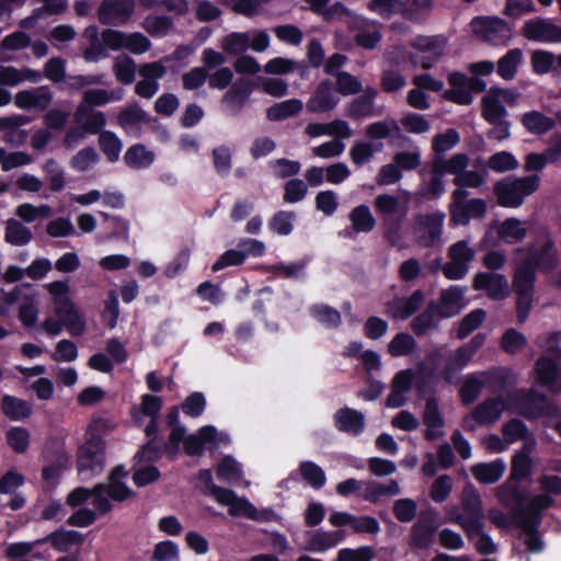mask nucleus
Here are the masks:
<instances>
[{"label": "nucleus", "mask_w": 561, "mask_h": 561, "mask_svg": "<svg viewBox=\"0 0 561 561\" xmlns=\"http://www.w3.org/2000/svg\"><path fill=\"white\" fill-rule=\"evenodd\" d=\"M520 123L533 135L547 134L554 127V119L539 111L524 113Z\"/></svg>", "instance_id": "nucleus-39"}, {"label": "nucleus", "mask_w": 561, "mask_h": 561, "mask_svg": "<svg viewBox=\"0 0 561 561\" xmlns=\"http://www.w3.org/2000/svg\"><path fill=\"white\" fill-rule=\"evenodd\" d=\"M423 300V293L416 290L409 298H397L389 302L387 313L396 319H407L420 308Z\"/></svg>", "instance_id": "nucleus-35"}, {"label": "nucleus", "mask_w": 561, "mask_h": 561, "mask_svg": "<svg viewBox=\"0 0 561 561\" xmlns=\"http://www.w3.org/2000/svg\"><path fill=\"white\" fill-rule=\"evenodd\" d=\"M514 263L513 290L517 296V319L523 323L535 301L536 267L542 272H551L558 265V255L552 241L545 237L534 247L517 249Z\"/></svg>", "instance_id": "nucleus-1"}, {"label": "nucleus", "mask_w": 561, "mask_h": 561, "mask_svg": "<svg viewBox=\"0 0 561 561\" xmlns=\"http://www.w3.org/2000/svg\"><path fill=\"white\" fill-rule=\"evenodd\" d=\"M127 477V472L122 468H115L108 479L106 486L107 495L113 501H124L131 495V490L123 481Z\"/></svg>", "instance_id": "nucleus-47"}, {"label": "nucleus", "mask_w": 561, "mask_h": 561, "mask_svg": "<svg viewBox=\"0 0 561 561\" xmlns=\"http://www.w3.org/2000/svg\"><path fill=\"white\" fill-rule=\"evenodd\" d=\"M133 10L134 0H104L99 10V19L103 24H124Z\"/></svg>", "instance_id": "nucleus-22"}, {"label": "nucleus", "mask_w": 561, "mask_h": 561, "mask_svg": "<svg viewBox=\"0 0 561 561\" xmlns=\"http://www.w3.org/2000/svg\"><path fill=\"white\" fill-rule=\"evenodd\" d=\"M329 0H307L312 11L330 20L337 18L347 24L351 32L354 33L355 43L365 48L374 49L381 41L380 25L375 21L350 12L342 3L336 2L330 8H324Z\"/></svg>", "instance_id": "nucleus-3"}, {"label": "nucleus", "mask_w": 561, "mask_h": 561, "mask_svg": "<svg viewBox=\"0 0 561 561\" xmlns=\"http://www.w3.org/2000/svg\"><path fill=\"white\" fill-rule=\"evenodd\" d=\"M32 239V232L16 219H9L5 222V241L10 244L22 247Z\"/></svg>", "instance_id": "nucleus-56"}, {"label": "nucleus", "mask_w": 561, "mask_h": 561, "mask_svg": "<svg viewBox=\"0 0 561 561\" xmlns=\"http://www.w3.org/2000/svg\"><path fill=\"white\" fill-rule=\"evenodd\" d=\"M335 427L351 435H358L365 428V416L360 411L342 408L334 413Z\"/></svg>", "instance_id": "nucleus-27"}, {"label": "nucleus", "mask_w": 561, "mask_h": 561, "mask_svg": "<svg viewBox=\"0 0 561 561\" xmlns=\"http://www.w3.org/2000/svg\"><path fill=\"white\" fill-rule=\"evenodd\" d=\"M375 558V550L369 546H362L358 548H343L339 550L335 561H373Z\"/></svg>", "instance_id": "nucleus-64"}, {"label": "nucleus", "mask_w": 561, "mask_h": 561, "mask_svg": "<svg viewBox=\"0 0 561 561\" xmlns=\"http://www.w3.org/2000/svg\"><path fill=\"white\" fill-rule=\"evenodd\" d=\"M230 444V437L225 432H218L213 425H205L196 433L186 436L184 439V450L191 456L201 455L205 446L209 449H216L220 446Z\"/></svg>", "instance_id": "nucleus-16"}, {"label": "nucleus", "mask_w": 561, "mask_h": 561, "mask_svg": "<svg viewBox=\"0 0 561 561\" xmlns=\"http://www.w3.org/2000/svg\"><path fill=\"white\" fill-rule=\"evenodd\" d=\"M460 141L459 133L449 128L444 133H439L433 137L432 149L436 154H444L451 150Z\"/></svg>", "instance_id": "nucleus-63"}, {"label": "nucleus", "mask_w": 561, "mask_h": 561, "mask_svg": "<svg viewBox=\"0 0 561 561\" xmlns=\"http://www.w3.org/2000/svg\"><path fill=\"white\" fill-rule=\"evenodd\" d=\"M517 482V480H512V477H510L508 480L495 489V496L501 504L513 507L522 503V493Z\"/></svg>", "instance_id": "nucleus-55"}, {"label": "nucleus", "mask_w": 561, "mask_h": 561, "mask_svg": "<svg viewBox=\"0 0 561 561\" xmlns=\"http://www.w3.org/2000/svg\"><path fill=\"white\" fill-rule=\"evenodd\" d=\"M561 340V332L549 334L546 337V347L550 353L540 356L534 368L535 381L552 394L561 393V347L557 343Z\"/></svg>", "instance_id": "nucleus-6"}, {"label": "nucleus", "mask_w": 561, "mask_h": 561, "mask_svg": "<svg viewBox=\"0 0 561 561\" xmlns=\"http://www.w3.org/2000/svg\"><path fill=\"white\" fill-rule=\"evenodd\" d=\"M416 347V341L409 333H398L388 344V352L393 357H402L412 354Z\"/></svg>", "instance_id": "nucleus-61"}, {"label": "nucleus", "mask_w": 561, "mask_h": 561, "mask_svg": "<svg viewBox=\"0 0 561 561\" xmlns=\"http://www.w3.org/2000/svg\"><path fill=\"white\" fill-rule=\"evenodd\" d=\"M437 526V513L434 511L428 512L427 517H423L412 528L413 545L420 548L428 547Z\"/></svg>", "instance_id": "nucleus-37"}, {"label": "nucleus", "mask_w": 561, "mask_h": 561, "mask_svg": "<svg viewBox=\"0 0 561 561\" xmlns=\"http://www.w3.org/2000/svg\"><path fill=\"white\" fill-rule=\"evenodd\" d=\"M506 470V463L497 458L489 462H479L470 468L473 478L481 484H494L500 481Z\"/></svg>", "instance_id": "nucleus-30"}, {"label": "nucleus", "mask_w": 561, "mask_h": 561, "mask_svg": "<svg viewBox=\"0 0 561 561\" xmlns=\"http://www.w3.org/2000/svg\"><path fill=\"white\" fill-rule=\"evenodd\" d=\"M162 408V400L160 397L153 394H144L139 405H134L131 409L133 420L141 424L144 417L149 419V423L145 427V433L148 437L154 436L158 431L157 419Z\"/></svg>", "instance_id": "nucleus-20"}, {"label": "nucleus", "mask_w": 561, "mask_h": 561, "mask_svg": "<svg viewBox=\"0 0 561 561\" xmlns=\"http://www.w3.org/2000/svg\"><path fill=\"white\" fill-rule=\"evenodd\" d=\"M101 427L100 421L89 424L87 438L78 451V470L83 479L101 473L105 467V444L96 431Z\"/></svg>", "instance_id": "nucleus-7"}, {"label": "nucleus", "mask_w": 561, "mask_h": 561, "mask_svg": "<svg viewBox=\"0 0 561 561\" xmlns=\"http://www.w3.org/2000/svg\"><path fill=\"white\" fill-rule=\"evenodd\" d=\"M553 500L548 494H539L531 499L527 508L520 513V524L525 529H534L541 523V511L550 507Z\"/></svg>", "instance_id": "nucleus-31"}, {"label": "nucleus", "mask_w": 561, "mask_h": 561, "mask_svg": "<svg viewBox=\"0 0 561 561\" xmlns=\"http://www.w3.org/2000/svg\"><path fill=\"white\" fill-rule=\"evenodd\" d=\"M2 411L12 421H21L32 413V405L22 399L12 396H4L2 399Z\"/></svg>", "instance_id": "nucleus-49"}, {"label": "nucleus", "mask_w": 561, "mask_h": 561, "mask_svg": "<svg viewBox=\"0 0 561 561\" xmlns=\"http://www.w3.org/2000/svg\"><path fill=\"white\" fill-rule=\"evenodd\" d=\"M471 25L477 35L494 45H504L512 36L510 26L500 18H476Z\"/></svg>", "instance_id": "nucleus-18"}, {"label": "nucleus", "mask_w": 561, "mask_h": 561, "mask_svg": "<svg viewBox=\"0 0 561 561\" xmlns=\"http://www.w3.org/2000/svg\"><path fill=\"white\" fill-rule=\"evenodd\" d=\"M304 107L299 99H289L273 104L266 110V117L272 122L285 121L301 112Z\"/></svg>", "instance_id": "nucleus-46"}, {"label": "nucleus", "mask_w": 561, "mask_h": 561, "mask_svg": "<svg viewBox=\"0 0 561 561\" xmlns=\"http://www.w3.org/2000/svg\"><path fill=\"white\" fill-rule=\"evenodd\" d=\"M472 348L462 345L457 348L447 359V363L442 371L443 378L447 382H451L456 375L461 371L472 359Z\"/></svg>", "instance_id": "nucleus-38"}, {"label": "nucleus", "mask_w": 561, "mask_h": 561, "mask_svg": "<svg viewBox=\"0 0 561 561\" xmlns=\"http://www.w3.org/2000/svg\"><path fill=\"white\" fill-rule=\"evenodd\" d=\"M53 101V93L46 85L25 89L14 95V104L24 111H45Z\"/></svg>", "instance_id": "nucleus-21"}, {"label": "nucleus", "mask_w": 561, "mask_h": 561, "mask_svg": "<svg viewBox=\"0 0 561 561\" xmlns=\"http://www.w3.org/2000/svg\"><path fill=\"white\" fill-rule=\"evenodd\" d=\"M449 262L443 267V273L448 279H461L469 272L470 264L476 257V250L467 240H460L448 249Z\"/></svg>", "instance_id": "nucleus-14"}, {"label": "nucleus", "mask_w": 561, "mask_h": 561, "mask_svg": "<svg viewBox=\"0 0 561 561\" xmlns=\"http://www.w3.org/2000/svg\"><path fill=\"white\" fill-rule=\"evenodd\" d=\"M75 121L85 130L88 134L95 135L103 131V127L106 125V118L104 113L95 111L87 104H79L75 112Z\"/></svg>", "instance_id": "nucleus-32"}, {"label": "nucleus", "mask_w": 561, "mask_h": 561, "mask_svg": "<svg viewBox=\"0 0 561 561\" xmlns=\"http://www.w3.org/2000/svg\"><path fill=\"white\" fill-rule=\"evenodd\" d=\"M123 96V89H89L83 93L80 104H87V106L92 108L93 106H103L111 102L121 101Z\"/></svg>", "instance_id": "nucleus-44"}, {"label": "nucleus", "mask_w": 561, "mask_h": 561, "mask_svg": "<svg viewBox=\"0 0 561 561\" xmlns=\"http://www.w3.org/2000/svg\"><path fill=\"white\" fill-rule=\"evenodd\" d=\"M99 145L102 152L105 154L110 162H116L118 160L123 145L121 139L113 131H101L99 137Z\"/></svg>", "instance_id": "nucleus-60"}, {"label": "nucleus", "mask_w": 561, "mask_h": 561, "mask_svg": "<svg viewBox=\"0 0 561 561\" xmlns=\"http://www.w3.org/2000/svg\"><path fill=\"white\" fill-rule=\"evenodd\" d=\"M270 35L263 30L231 32L220 41V47L229 55H241L248 49L256 53L265 51L270 46Z\"/></svg>", "instance_id": "nucleus-11"}, {"label": "nucleus", "mask_w": 561, "mask_h": 561, "mask_svg": "<svg viewBox=\"0 0 561 561\" xmlns=\"http://www.w3.org/2000/svg\"><path fill=\"white\" fill-rule=\"evenodd\" d=\"M41 328L49 336L59 335L66 329L72 336H80L85 332L87 319L84 312L75 302L61 310L44 319Z\"/></svg>", "instance_id": "nucleus-10"}, {"label": "nucleus", "mask_w": 561, "mask_h": 561, "mask_svg": "<svg viewBox=\"0 0 561 561\" xmlns=\"http://www.w3.org/2000/svg\"><path fill=\"white\" fill-rule=\"evenodd\" d=\"M484 517L482 497L470 482L461 491L460 505L445 507V522L460 526L470 540L484 529Z\"/></svg>", "instance_id": "nucleus-4"}, {"label": "nucleus", "mask_w": 561, "mask_h": 561, "mask_svg": "<svg viewBox=\"0 0 561 561\" xmlns=\"http://www.w3.org/2000/svg\"><path fill=\"white\" fill-rule=\"evenodd\" d=\"M401 489L397 481L391 480L389 483H380L377 481L364 482L362 496L364 500L376 503L382 496H396L400 494Z\"/></svg>", "instance_id": "nucleus-42"}, {"label": "nucleus", "mask_w": 561, "mask_h": 561, "mask_svg": "<svg viewBox=\"0 0 561 561\" xmlns=\"http://www.w3.org/2000/svg\"><path fill=\"white\" fill-rule=\"evenodd\" d=\"M499 237L507 243H517L527 234V228L517 218H508L496 227Z\"/></svg>", "instance_id": "nucleus-48"}, {"label": "nucleus", "mask_w": 561, "mask_h": 561, "mask_svg": "<svg viewBox=\"0 0 561 561\" xmlns=\"http://www.w3.org/2000/svg\"><path fill=\"white\" fill-rule=\"evenodd\" d=\"M51 298L54 313L61 312L69 305L75 304L70 297V286L68 280H54L44 285Z\"/></svg>", "instance_id": "nucleus-41"}, {"label": "nucleus", "mask_w": 561, "mask_h": 561, "mask_svg": "<svg viewBox=\"0 0 561 561\" xmlns=\"http://www.w3.org/2000/svg\"><path fill=\"white\" fill-rule=\"evenodd\" d=\"M252 83L250 80L243 78L239 79L226 92L222 103L230 113L237 114L245 104L252 93Z\"/></svg>", "instance_id": "nucleus-29"}, {"label": "nucleus", "mask_w": 561, "mask_h": 561, "mask_svg": "<svg viewBox=\"0 0 561 561\" xmlns=\"http://www.w3.org/2000/svg\"><path fill=\"white\" fill-rule=\"evenodd\" d=\"M41 79V72L28 67L0 66V84L2 85L15 87L23 82L36 83Z\"/></svg>", "instance_id": "nucleus-33"}, {"label": "nucleus", "mask_w": 561, "mask_h": 561, "mask_svg": "<svg viewBox=\"0 0 561 561\" xmlns=\"http://www.w3.org/2000/svg\"><path fill=\"white\" fill-rule=\"evenodd\" d=\"M348 218L352 222V229L355 232H370L376 225L375 217L370 208L366 205L355 207L350 213Z\"/></svg>", "instance_id": "nucleus-50"}, {"label": "nucleus", "mask_w": 561, "mask_h": 561, "mask_svg": "<svg viewBox=\"0 0 561 561\" xmlns=\"http://www.w3.org/2000/svg\"><path fill=\"white\" fill-rule=\"evenodd\" d=\"M141 26L154 37L165 36L173 27V21L168 16L148 15Z\"/></svg>", "instance_id": "nucleus-62"}, {"label": "nucleus", "mask_w": 561, "mask_h": 561, "mask_svg": "<svg viewBox=\"0 0 561 561\" xmlns=\"http://www.w3.org/2000/svg\"><path fill=\"white\" fill-rule=\"evenodd\" d=\"M376 93V90L368 89L364 95L358 96L348 104L346 114L354 118H362L371 115Z\"/></svg>", "instance_id": "nucleus-52"}, {"label": "nucleus", "mask_w": 561, "mask_h": 561, "mask_svg": "<svg viewBox=\"0 0 561 561\" xmlns=\"http://www.w3.org/2000/svg\"><path fill=\"white\" fill-rule=\"evenodd\" d=\"M482 116L488 123L500 122L507 116L503 102L492 88L482 98Z\"/></svg>", "instance_id": "nucleus-45"}, {"label": "nucleus", "mask_w": 561, "mask_h": 561, "mask_svg": "<svg viewBox=\"0 0 561 561\" xmlns=\"http://www.w3.org/2000/svg\"><path fill=\"white\" fill-rule=\"evenodd\" d=\"M154 157L153 151L141 144H136L125 151L124 162L130 169L141 170L149 168L153 163Z\"/></svg>", "instance_id": "nucleus-43"}, {"label": "nucleus", "mask_w": 561, "mask_h": 561, "mask_svg": "<svg viewBox=\"0 0 561 561\" xmlns=\"http://www.w3.org/2000/svg\"><path fill=\"white\" fill-rule=\"evenodd\" d=\"M523 394L520 392L508 393L505 397L489 398L476 407V409L465 416L462 426L466 431H476L478 425H489L495 423L505 412L519 413L527 417L554 416L561 417L560 409L550 402L546 396H538L540 407L537 411L519 404Z\"/></svg>", "instance_id": "nucleus-2"}, {"label": "nucleus", "mask_w": 561, "mask_h": 561, "mask_svg": "<svg viewBox=\"0 0 561 561\" xmlns=\"http://www.w3.org/2000/svg\"><path fill=\"white\" fill-rule=\"evenodd\" d=\"M473 288L486 290L488 296L502 300L510 295V285L505 276L494 273H478L473 278Z\"/></svg>", "instance_id": "nucleus-24"}, {"label": "nucleus", "mask_w": 561, "mask_h": 561, "mask_svg": "<svg viewBox=\"0 0 561 561\" xmlns=\"http://www.w3.org/2000/svg\"><path fill=\"white\" fill-rule=\"evenodd\" d=\"M539 176L507 178L494 185L499 204L503 207L515 208L523 204L524 198L533 194L539 186Z\"/></svg>", "instance_id": "nucleus-9"}, {"label": "nucleus", "mask_w": 561, "mask_h": 561, "mask_svg": "<svg viewBox=\"0 0 561 561\" xmlns=\"http://www.w3.org/2000/svg\"><path fill=\"white\" fill-rule=\"evenodd\" d=\"M522 32L533 42L561 44V24H554L550 19H529L524 23Z\"/></svg>", "instance_id": "nucleus-19"}, {"label": "nucleus", "mask_w": 561, "mask_h": 561, "mask_svg": "<svg viewBox=\"0 0 561 561\" xmlns=\"http://www.w3.org/2000/svg\"><path fill=\"white\" fill-rule=\"evenodd\" d=\"M407 5L402 2L401 14L410 21H419L427 16L435 8L434 0H405Z\"/></svg>", "instance_id": "nucleus-58"}, {"label": "nucleus", "mask_w": 561, "mask_h": 561, "mask_svg": "<svg viewBox=\"0 0 561 561\" xmlns=\"http://www.w3.org/2000/svg\"><path fill=\"white\" fill-rule=\"evenodd\" d=\"M413 380V373L410 369L399 371L392 381L391 392L387 398L388 408H400L405 402V393L410 390Z\"/></svg>", "instance_id": "nucleus-34"}, {"label": "nucleus", "mask_w": 561, "mask_h": 561, "mask_svg": "<svg viewBox=\"0 0 561 561\" xmlns=\"http://www.w3.org/2000/svg\"><path fill=\"white\" fill-rule=\"evenodd\" d=\"M423 422L427 426L425 434L427 439L434 440L444 435L445 422L440 415L438 403L433 398L426 402Z\"/></svg>", "instance_id": "nucleus-36"}, {"label": "nucleus", "mask_w": 561, "mask_h": 561, "mask_svg": "<svg viewBox=\"0 0 561 561\" xmlns=\"http://www.w3.org/2000/svg\"><path fill=\"white\" fill-rule=\"evenodd\" d=\"M490 371H481L468 375L460 390L461 400L465 404H470L480 394L484 385L490 380Z\"/></svg>", "instance_id": "nucleus-40"}, {"label": "nucleus", "mask_w": 561, "mask_h": 561, "mask_svg": "<svg viewBox=\"0 0 561 561\" xmlns=\"http://www.w3.org/2000/svg\"><path fill=\"white\" fill-rule=\"evenodd\" d=\"M445 214L433 211L428 214H419L413 219L412 230L415 241L421 247H434L440 241Z\"/></svg>", "instance_id": "nucleus-13"}, {"label": "nucleus", "mask_w": 561, "mask_h": 561, "mask_svg": "<svg viewBox=\"0 0 561 561\" xmlns=\"http://www.w3.org/2000/svg\"><path fill=\"white\" fill-rule=\"evenodd\" d=\"M415 49L414 62L422 68H431L444 54L446 39L444 36H417L412 44Z\"/></svg>", "instance_id": "nucleus-17"}, {"label": "nucleus", "mask_w": 561, "mask_h": 561, "mask_svg": "<svg viewBox=\"0 0 561 561\" xmlns=\"http://www.w3.org/2000/svg\"><path fill=\"white\" fill-rule=\"evenodd\" d=\"M102 42L112 50L127 49L135 55H141L151 47L149 38L141 33H124L111 28L102 33Z\"/></svg>", "instance_id": "nucleus-15"}, {"label": "nucleus", "mask_w": 561, "mask_h": 561, "mask_svg": "<svg viewBox=\"0 0 561 561\" xmlns=\"http://www.w3.org/2000/svg\"><path fill=\"white\" fill-rule=\"evenodd\" d=\"M345 538L344 529L316 530L309 534L305 549L313 553H325L342 543Z\"/></svg>", "instance_id": "nucleus-23"}, {"label": "nucleus", "mask_w": 561, "mask_h": 561, "mask_svg": "<svg viewBox=\"0 0 561 561\" xmlns=\"http://www.w3.org/2000/svg\"><path fill=\"white\" fill-rule=\"evenodd\" d=\"M46 541H49L55 549L66 552L73 546H79L83 542V536L76 530H60L50 534Z\"/></svg>", "instance_id": "nucleus-51"}, {"label": "nucleus", "mask_w": 561, "mask_h": 561, "mask_svg": "<svg viewBox=\"0 0 561 561\" xmlns=\"http://www.w3.org/2000/svg\"><path fill=\"white\" fill-rule=\"evenodd\" d=\"M465 293L466 289L460 286H451L442 290L438 307L439 313L445 318L459 313L467 306Z\"/></svg>", "instance_id": "nucleus-28"}, {"label": "nucleus", "mask_w": 561, "mask_h": 561, "mask_svg": "<svg viewBox=\"0 0 561 561\" xmlns=\"http://www.w3.org/2000/svg\"><path fill=\"white\" fill-rule=\"evenodd\" d=\"M38 293L32 289L20 306L19 319L24 327L32 328L38 320Z\"/></svg>", "instance_id": "nucleus-53"}, {"label": "nucleus", "mask_w": 561, "mask_h": 561, "mask_svg": "<svg viewBox=\"0 0 561 561\" xmlns=\"http://www.w3.org/2000/svg\"><path fill=\"white\" fill-rule=\"evenodd\" d=\"M117 119L125 133L133 137H139L142 126L149 122L147 113L137 104L123 108Z\"/></svg>", "instance_id": "nucleus-26"}, {"label": "nucleus", "mask_w": 561, "mask_h": 561, "mask_svg": "<svg viewBox=\"0 0 561 561\" xmlns=\"http://www.w3.org/2000/svg\"><path fill=\"white\" fill-rule=\"evenodd\" d=\"M340 99L329 81H322L307 101V110L311 113L330 112L339 104Z\"/></svg>", "instance_id": "nucleus-25"}, {"label": "nucleus", "mask_w": 561, "mask_h": 561, "mask_svg": "<svg viewBox=\"0 0 561 561\" xmlns=\"http://www.w3.org/2000/svg\"><path fill=\"white\" fill-rule=\"evenodd\" d=\"M468 198L465 188H456L453 192L450 203V224L455 226H467L471 219H481L485 216L488 205L481 198Z\"/></svg>", "instance_id": "nucleus-12"}, {"label": "nucleus", "mask_w": 561, "mask_h": 561, "mask_svg": "<svg viewBox=\"0 0 561 561\" xmlns=\"http://www.w3.org/2000/svg\"><path fill=\"white\" fill-rule=\"evenodd\" d=\"M433 162L444 171L445 174H453L455 178L462 174L469 164V157L466 153H456L449 159L445 160L436 157Z\"/></svg>", "instance_id": "nucleus-59"}, {"label": "nucleus", "mask_w": 561, "mask_h": 561, "mask_svg": "<svg viewBox=\"0 0 561 561\" xmlns=\"http://www.w3.org/2000/svg\"><path fill=\"white\" fill-rule=\"evenodd\" d=\"M217 477L228 483L242 481V466L233 457L226 456L217 467Z\"/></svg>", "instance_id": "nucleus-57"}, {"label": "nucleus", "mask_w": 561, "mask_h": 561, "mask_svg": "<svg viewBox=\"0 0 561 561\" xmlns=\"http://www.w3.org/2000/svg\"><path fill=\"white\" fill-rule=\"evenodd\" d=\"M199 480L208 485V493L220 504L229 508L231 516H244L249 519L260 520L261 514L256 507L245 497H239L232 490L220 488L213 483L209 470H202Z\"/></svg>", "instance_id": "nucleus-8"}, {"label": "nucleus", "mask_w": 561, "mask_h": 561, "mask_svg": "<svg viewBox=\"0 0 561 561\" xmlns=\"http://www.w3.org/2000/svg\"><path fill=\"white\" fill-rule=\"evenodd\" d=\"M410 201L411 193L408 191L402 192L398 196L381 194L375 199V208L383 220L385 236L392 245L399 249H404L409 245L402 230V224L409 213Z\"/></svg>", "instance_id": "nucleus-5"}, {"label": "nucleus", "mask_w": 561, "mask_h": 561, "mask_svg": "<svg viewBox=\"0 0 561 561\" xmlns=\"http://www.w3.org/2000/svg\"><path fill=\"white\" fill-rule=\"evenodd\" d=\"M522 60L523 51L519 48L511 49L499 60L497 73L505 80H513Z\"/></svg>", "instance_id": "nucleus-54"}]
</instances>
